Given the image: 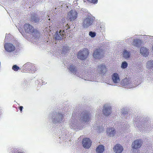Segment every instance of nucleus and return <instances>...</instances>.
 Wrapping results in <instances>:
<instances>
[{"label": "nucleus", "mask_w": 153, "mask_h": 153, "mask_svg": "<svg viewBox=\"0 0 153 153\" xmlns=\"http://www.w3.org/2000/svg\"><path fill=\"white\" fill-rule=\"evenodd\" d=\"M111 80L114 83V85H117L120 81L119 74L116 73H113L111 76Z\"/></svg>", "instance_id": "nucleus-11"}, {"label": "nucleus", "mask_w": 153, "mask_h": 153, "mask_svg": "<svg viewBox=\"0 0 153 153\" xmlns=\"http://www.w3.org/2000/svg\"><path fill=\"white\" fill-rule=\"evenodd\" d=\"M90 118V112L87 110L82 111L79 107H76L73 111L70 122L71 128L82 126L83 123L88 122Z\"/></svg>", "instance_id": "nucleus-1"}, {"label": "nucleus", "mask_w": 153, "mask_h": 153, "mask_svg": "<svg viewBox=\"0 0 153 153\" xmlns=\"http://www.w3.org/2000/svg\"><path fill=\"white\" fill-rule=\"evenodd\" d=\"M65 32V30H60L59 31H57L55 35L54 36V38L56 40H59L60 39H62L64 35V33Z\"/></svg>", "instance_id": "nucleus-14"}, {"label": "nucleus", "mask_w": 153, "mask_h": 153, "mask_svg": "<svg viewBox=\"0 0 153 153\" xmlns=\"http://www.w3.org/2000/svg\"><path fill=\"white\" fill-rule=\"evenodd\" d=\"M12 69L14 71H17L20 69V68L19 66H17L16 65H15L13 66Z\"/></svg>", "instance_id": "nucleus-33"}, {"label": "nucleus", "mask_w": 153, "mask_h": 153, "mask_svg": "<svg viewBox=\"0 0 153 153\" xmlns=\"http://www.w3.org/2000/svg\"><path fill=\"white\" fill-rule=\"evenodd\" d=\"M130 115V113L125 108H123L121 111V117L123 119H127Z\"/></svg>", "instance_id": "nucleus-20"}, {"label": "nucleus", "mask_w": 153, "mask_h": 153, "mask_svg": "<svg viewBox=\"0 0 153 153\" xmlns=\"http://www.w3.org/2000/svg\"><path fill=\"white\" fill-rule=\"evenodd\" d=\"M70 48L66 45L64 46L62 48V53L66 54V53L68 52Z\"/></svg>", "instance_id": "nucleus-28"}, {"label": "nucleus", "mask_w": 153, "mask_h": 153, "mask_svg": "<svg viewBox=\"0 0 153 153\" xmlns=\"http://www.w3.org/2000/svg\"><path fill=\"white\" fill-rule=\"evenodd\" d=\"M57 129H56V131H57V132L58 133V134H62V135H61V136L60 137H59V138H60L61 139H61L62 140H63V138H64V137H63V130L62 131L61 129V128H58V127H57ZM63 139H64V138Z\"/></svg>", "instance_id": "nucleus-30"}, {"label": "nucleus", "mask_w": 153, "mask_h": 153, "mask_svg": "<svg viewBox=\"0 0 153 153\" xmlns=\"http://www.w3.org/2000/svg\"><path fill=\"white\" fill-rule=\"evenodd\" d=\"M61 110L56 109L51 114L52 122L54 124H59L64 122L65 119Z\"/></svg>", "instance_id": "nucleus-4"}, {"label": "nucleus", "mask_w": 153, "mask_h": 153, "mask_svg": "<svg viewBox=\"0 0 153 153\" xmlns=\"http://www.w3.org/2000/svg\"><path fill=\"white\" fill-rule=\"evenodd\" d=\"M149 42L153 43V36H150Z\"/></svg>", "instance_id": "nucleus-39"}, {"label": "nucleus", "mask_w": 153, "mask_h": 153, "mask_svg": "<svg viewBox=\"0 0 153 153\" xmlns=\"http://www.w3.org/2000/svg\"><path fill=\"white\" fill-rule=\"evenodd\" d=\"M102 111L105 115L108 116L111 112V107L108 104H105Z\"/></svg>", "instance_id": "nucleus-13"}, {"label": "nucleus", "mask_w": 153, "mask_h": 153, "mask_svg": "<svg viewBox=\"0 0 153 153\" xmlns=\"http://www.w3.org/2000/svg\"><path fill=\"white\" fill-rule=\"evenodd\" d=\"M152 149H151V148L150 147H148V148L147 149V151H149L148 152H152L151 151V150L152 149V147H151Z\"/></svg>", "instance_id": "nucleus-40"}, {"label": "nucleus", "mask_w": 153, "mask_h": 153, "mask_svg": "<svg viewBox=\"0 0 153 153\" xmlns=\"http://www.w3.org/2000/svg\"><path fill=\"white\" fill-rule=\"evenodd\" d=\"M40 17L36 15H33L31 17V21L32 22L38 23L40 21Z\"/></svg>", "instance_id": "nucleus-23"}, {"label": "nucleus", "mask_w": 153, "mask_h": 153, "mask_svg": "<svg viewBox=\"0 0 153 153\" xmlns=\"http://www.w3.org/2000/svg\"><path fill=\"white\" fill-rule=\"evenodd\" d=\"M96 33L94 32H93L92 31H90L89 32V35L91 37H94L96 36Z\"/></svg>", "instance_id": "nucleus-35"}, {"label": "nucleus", "mask_w": 153, "mask_h": 153, "mask_svg": "<svg viewBox=\"0 0 153 153\" xmlns=\"http://www.w3.org/2000/svg\"><path fill=\"white\" fill-rule=\"evenodd\" d=\"M132 40L133 39L132 38H130L126 39V42H127L128 44L131 43Z\"/></svg>", "instance_id": "nucleus-38"}, {"label": "nucleus", "mask_w": 153, "mask_h": 153, "mask_svg": "<svg viewBox=\"0 0 153 153\" xmlns=\"http://www.w3.org/2000/svg\"><path fill=\"white\" fill-rule=\"evenodd\" d=\"M104 150V146L101 145H99L96 149V151L97 153H102Z\"/></svg>", "instance_id": "nucleus-24"}, {"label": "nucleus", "mask_w": 153, "mask_h": 153, "mask_svg": "<svg viewBox=\"0 0 153 153\" xmlns=\"http://www.w3.org/2000/svg\"><path fill=\"white\" fill-rule=\"evenodd\" d=\"M89 54L88 50L84 48L82 50L79 51L77 54V58L80 60H83L87 58Z\"/></svg>", "instance_id": "nucleus-7"}, {"label": "nucleus", "mask_w": 153, "mask_h": 153, "mask_svg": "<svg viewBox=\"0 0 153 153\" xmlns=\"http://www.w3.org/2000/svg\"><path fill=\"white\" fill-rule=\"evenodd\" d=\"M87 1L93 4L97 3V0H87Z\"/></svg>", "instance_id": "nucleus-37"}, {"label": "nucleus", "mask_w": 153, "mask_h": 153, "mask_svg": "<svg viewBox=\"0 0 153 153\" xmlns=\"http://www.w3.org/2000/svg\"><path fill=\"white\" fill-rule=\"evenodd\" d=\"M142 145V142L141 140H137L133 142L132 144V147L134 149H136L140 148Z\"/></svg>", "instance_id": "nucleus-18"}, {"label": "nucleus", "mask_w": 153, "mask_h": 153, "mask_svg": "<svg viewBox=\"0 0 153 153\" xmlns=\"http://www.w3.org/2000/svg\"><path fill=\"white\" fill-rule=\"evenodd\" d=\"M106 132L108 136L110 137H113L116 134L115 130L113 127L107 128Z\"/></svg>", "instance_id": "nucleus-16"}, {"label": "nucleus", "mask_w": 153, "mask_h": 153, "mask_svg": "<svg viewBox=\"0 0 153 153\" xmlns=\"http://www.w3.org/2000/svg\"><path fill=\"white\" fill-rule=\"evenodd\" d=\"M134 82V80L132 81L129 79L126 78L121 81V85L122 87L125 88H132L137 85V84H136L135 82Z\"/></svg>", "instance_id": "nucleus-5"}, {"label": "nucleus", "mask_w": 153, "mask_h": 153, "mask_svg": "<svg viewBox=\"0 0 153 153\" xmlns=\"http://www.w3.org/2000/svg\"><path fill=\"white\" fill-rule=\"evenodd\" d=\"M94 20L93 16H88L83 20L82 26L84 28H87L92 25Z\"/></svg>", "instance_id": "nucleus-8"}, {"label": "nucleus", "mask_w": 153, "mask_h": 153, "mask_svg": "<svg viewBox=\"0 0 153 153\" xmlns=\"http://www.w3.org/2000/svg\"><path fill=\"white\" fill-rule=\"evenodd\" d=\"M147 117L137 116L134 120V124L143 133H148L152 129L150 125V120Z\"/></svg>", "instance_id": "nucleus-2"}, {"label": "nucleus", "mask_w": 153, "mask_h": 153, "mask_svg": "<svg viewBox=\"0 0 153 153\" xmlns=\"http://www.w3.org/2000/svg\"><path fill=\"white\" fill-rule=\"evenodd\" d=\"M48 20L50 21V19H49Z\"/></svg>", "instance_id": "nucleus-46"}, {"label": "nucleus", "mask_w": 153, "mask_h": 153, "mask_svg": "<svg viewBox=\"0 0 153 153\" xmlns=\"http://www.w3.org/2000/svg\"><path fill=\"white\" fill-rule=\"evenodd\" d=\"M123 57L126 59L129 58L130 56L131 53L129 51L124 50L123 53Z\"/></svg>", "instance_id": "nucleus-27"}, {"label": "nucleus", "mask_w": 153, "mask_h": 153, "mask_svg": "<svg viewBox=\"0 0 153 153\" xmlns=\"http://www.w3.org/2000/svg\"><path fill=\"white\" fill-rule=\"evenodd\" d=\"M114 150L116 153H121L123 151V149L121 145L117 144L114 148Z\"/></svg>", "instance_id": "nucleus-22"}, {"label": "nucleus", "mask_w": 153, "mask_h": 153, "mask_svg": "<svg viewBox=\"0 0 153 153\" xmlns=\"http://www.w3.org/2000/svg\"><path fill=\"white\" fill-rule=\"evenodd\" d=\"M102 51L100 49H96L94 52L93 56L96 59H99L102 56Z\"/></svg>", "instance_id": "nucleus-17"}, {"label": "nucleus", "mask_w": 153, "mask_h": 153, "mask_svg": "<svg viewBox=\"0 0 153 153\" xmlns=\"http://www.w3.org/2000/svg\"><path fill=\"white\" fill-rule=\"evenodd\" d=\"M24 28L25 32L28 33H31L34 29L32 26L28 23H26L24 25Z\"/></svg>", "instance_id": "nucleus-19"}, {"label": "nucleus", "mask_w": 153, "mask_h": 153, "mask_svg": "<svg viewBox=\"0 0 153 153\" xmlns=\"http://www.w3.org/2000/svg\"><path fill=\"white\" fill-rule=\"evenodd\" d=\"M79 64L74 63L72 64L68 65L67 68L71 74H72L76 75L77 76L85 80L91 81L92 80L91 77V74H89L88 75L85 74V76L82 74L81 72L79 71L78 70V67L79 66Z\"/></svg>", "instance_id": "nucleus-3"}, {"label": "nucleus", "mask_w": 153, "mask_h": 153, "mask_svg": "<svg viewBox=\"0 0 153 153\" xmlns=\"http://www.w3.org/2000/svg\"><path fill=\"white\" fill-rule=\"evenodd\" d=\"M27 82V81L25 80L24 82H23L22 85L23 86H24L25 85H26V82Z\"/></svg>", "instance_id": "nucleus-42"}, {"label": "nucleus", "mask_w": 153, "mask_h": 153, "mask_svg": "<svg viewBox=\"0 0 153 153\" xmlns=\"http://www.w3.org/2000/svg\"><path fill=\"white\" fill-rule=\"evenodd\" d=\"M77 15L78 13L77 11L72 10L68 13V17L71 22H73L77 18Z\"/></svg>", "instance_id": "nucleus-9"}, {"label": "nucleus", "mask_w": 153, "mask_h": 153, "mask_svg": "<svg viewBox=\"0 0 153 153\" xmlns=\"http://www.w3.org/2000/svg\"><path fill=\"white\" fill-rule=\"evenodd\" d=\"M98 72L100 75L102 76L104 75L106 72V68L105 65H100L98 66Z\"/></svg>", "instance_id": "nucleus-12"}, {"label": "nucleus", "mask_w": 153, "mask_h": 153, "mask_svg": "<svg viewBox=\"0 0 153 153\" xmlns=\"http://www.w3.org/2000/svg\"><path fill=\"white\" fill-rule=\"evenodd\" d=\"M140 53L145 57L147 56L149 54V50L145 47H142L140 49Z\"/></svg>", "instance_id": "nucleus-21"}, {"label": "nucleus", "mask_w": 153, "mask_h": 153, "mask_svg": "<svg viewBox=\"0 0 153 153\" xmlns=\"http://www.w3.org/2000/svg\"><path fill=\"white\" fill-rule=\"evenodd\" d=\"M153 66V60L148 61L146 63V67L148 68H151Z\"/></svg>", "instance_id": "nucleus-29"}, {"label": "nucleus", "mask_w": 153, "mask_h": 153, "mask_svg": "<svg viewBox=\"0 0 153 153\" xmlns=\"http://www.w3.org/2000/svg\"><path fill=\"white\" fill-rule=\"evenodd\" d=\"M31 63L30 62H27L26 64H25L23 65V67L24 68H25L26 69L30 68V66Z\"/></svg>", "instance_id": "nucleus-32"}, {"label": "nucleus", "mask_w": 153, "mask_h": 153, "mask_svg": "<svg viewBox=\"0 0 153 153\" xmlns=\"http://www.w3.org/2000/svg\"><path fill=\"white\" fill-rule=\"evenodd\" d=\"M34 67H33V66H30V68L31 69V70H32L33 71H35V70H34V69H33V68H34Z\"/></svg>", "instance_id": "nucleus-44"}, {"label": "nucleus", "mask_w": 153, "mask_h": 153, "mask_svg": "<svg viewBox=\"0 0 153 153\" xmlns=\"http://www.w3.org/2000/svg\"><path fill=\"white\" fill-rule=\"evenodd\" d=\"M11 35L10 34H6L5 38L4 39L5 41L7 40H9V38L11 37Z\"/></svg>", "instance_id": "nucleus-36"}, {"label": "nucleus", "mask_w": 153, "mask_h": 153, "mask_svg": "<svg viewBox=\"0 0 153 153\" xmlns=\"http://www.w3.org/2000/svg\"><path fill=\"white\" fill-rule=\"evenodd\" d=\"M125 125V124H124H124H122V126H122V128H124L126 127V128H127V127H128V126H126L127 125H126L125 126H124V125Z\"/></svg>", "instance_id": "nucleus-43"}, {"label": "nucleus", "mask_w": 153, "mask_h": 153, "mask_svg": "<svg viewBox=\"0 0 153 153\" xmlns=\"http://www.w3.org/2000/svg\"><path fill=\"white\" fill-rule=\"evenodd\" d=\"M32 35L36 38L39 37L40 36V34L39 31L36 29H34L31 33Z\"/></svg>", "instance_id": "nucleus-25"}, {"label": "nucleus", "mask_w": 153, "mask_h": 153, "mask_svg": "<svg viewBox=\"0 0 153 153\" xmlns=\"http://www.w3.org/2000/svg\"><path fill=\"white\" fill-rule=\"evenodd\" d=\"M5 50L8 52H11L15 50V47L12 44L5 43L4 45Z\"/></svg>", "instance_id": "nucleus-15"}, {"label": "nucleus", "mask_w": 153, "mask_h": 153, "mask_svg": "<svg viewBox=\"0 0 153 153\" xmlns=\"http://www.w3.org/2000/svg\"><path fill=\"white\" fill-rule=\"evenodd\" d=\"M57 126H58V127H59H59H60V126H59L58 125Z\"/></svg>", "instance_id": "nucleus-45"}, {"label": "nucleus", "mask_w": 153, "mask_h": 153, "mask_svg": "<svg viewBox=\"0 0 153 153\" xmlns=\"http://www.w3.org/2000/svg\"><path fill=\"white\" fill-rule=\"evenodd\" d=\"M150 36H143V37L141 38L143 39L144 40H146V41H148L149 42V40L150 39Z\"/></svg>", "instance_id": "nucleus-34"}, {"label": "nucleus", "mask_w": 153, "mask_h": 153, "mask_svg": "<svg viewBox=\"0 0 153 153\" xmlns=\"http://www.w3.org/2000/svg\"><path fill=\"white\" fill-rule=\"evenodd\" d=\"M128 66L127 62L125 61L123 62L121 64V67L123 69L126 68Z\"/></svg>", "instance_id": "nucleus-31"}, {"label": "nucleus", "mask_w": 153, "mask_h": 153, "mask_svg": "<svg viewBox=\"0 0 153 153\" xmlns=\"http://www.w3.org/2000/svg\"><path fill=\"white\" fill-rule=\"evenodd\" d=\"M23 108L22 106H20L19 107V109L20 110V111L22 112Z\"/></svg>", "instance_id": "nucleus-41"}, {"label": "nucleus", "mask_w": 153, "mask_h": 153, "mask_svg": "<svg viewBox=\"0 0 153 153\" xmlns=\"http://www.w3.org/2000/svg\"><path fill=\"white\" fill-rule=\"evenodd\" d=\"M91 141L88 138H83L82 141V144L83 147L86 149H89L91 145Z\"/></svg>", "instance_id": "nucleus-10"}, {"label": "nucleus", "mask_w": 153, "mask_h": 153, "mask_svg": "<svg viewBox=\"0 0 153 153\" xmlns=\"http://www.w3.org/2000/svg\"><path fill=\"white\" fill-rule=\"evenodd\" d=\"M98 111H97V113L96 115V117L98 118V123L97 122V125H95V124L94 125V128H95V129H96L97 130V132L98 133H100L102 132L103 130V128L102 126H101L100 125H99V123H100V121L101 122L102 120H101V110H97Z\"/></svg>", "instance_id": "nucleus-6"}, {"label": "nucleus", "mask_w": 153, "mask_h": 153, "mask_svg": "<svg viewBox=\"0 0 153 153\" xmlns=\"http://www.w3.org/2000/svg\"><path fill=\"white\" fill-rule=\"evenodd\" d=\"M141 42V40L139 39H134L133 45L137 47H139L140 45Z\"/></svg>", "instance_id": "nucleus-26"}, {"label": "nucleus", "mask_w": 153, "mask_h": 153, "mask_svg": "<svg viewBox=\"0 0 153 153\" xmlns=\"http://www.w3.org/2000/svg\"><path fill=\"white\" fill-rule=\"evenodd\" d=\"M67 29H68V28H67L66 29V30H67Z\"/></svg>", "instance_id": "nucleus-47"}]
</instances>
